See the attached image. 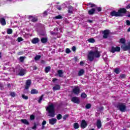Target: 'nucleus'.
<instances>
[{
	"label": "nucleus",
	"mask_w": 130,
	"mask_h": 130,
	"mask_svg": "<svg viewBox=\"0 0 130 130\" xmlns=\"http://www.w3.org/2000/svg\"><path fill=\"white\" fill-rule=\"evenodd\" d=\"M68 117H69V115H66L63 116V119L66 120L67 119V118H68Z\"/></svg>",
	"instance_id": "47"
},
{
	"label": "nucleus",
	"mask_w": 130,
	"mask_h": 130,
	"mask_svg": "<svg viewBox=\"0 0 130 130\" xmlns=\"http://www.w3.org/2000/svg\"><path fill=\"white\" fill-rule=\"evenodd\" d=\"M80 66H84V62L83 61L80 62Z\"/></svg>",
	"instance_id": "55"
},
{
	"label": "nucleus",
	"mask_w": 130,
	"mask_h": 130,
	"mask_svg": "<svg viewBox=\"0 0 130 130\" xmlns=\"http://www.w3.org/2000/svg\"><path fill=\"white\" fill-rule=\"evenodd\" d=\"M0 22L2 26H5V25L7 24V23L6 22V19H5V18H2L0 19Z\"/></svg>",
	"instance_id": "15"
},
{
	"label": "nucleus",
	"mask_w": 130,
	"mask_h": 130,
	"mask_svg": "<svg viewBox=\"0 0 130 130\" xmlns=\"http://www.w3.org/2000/svg\"><path fill=\"white\" fill-rule=\"evenodd\" d=\"M15 94L14 92H11V96H12V97H14V96H15Z\"/></svg>",
	"instance_id": "52"
},
{
	"label": "nucleus",
	"mask_w": 130,
	"mask_h": 130,
	"mask_svg": "<svg viewBox=\"0 0 130 130\" xmlns=\"http://www.w3.org/2000/svg\"><path fill=\"white\" fill-rule=\"evenodd\" d=\"M43 99V95H42L39 99V100L38 101L39 103H41V102L42 101Z\"/></svg>",
	"instance_id": "36"
},
{
	"label": "nucleus",
	"mask_w": 130,
	"mask_h": 130,
	"mask_svg": "<svg viewBox=\"0 0 130 130\" xmlns=\"http://www.w3.org/2000/svg\"><path fill=\"white\" fill-rule=\"evenodd\" d=\"M57 79L56 78H54V79H53V82H55V81H57Z\"/></svg>",
	"instance_id": "57"
},
{
	"label": "nucleus",
	"mask_w": 130,
	"mask_h": 130,
	"mask_svg": "<svg viewBox=\"0 0 130 130\" xmlns=\"http://www.w3.org/2000/svg\"><path fill=\"white\" fill-rule=\"evenodd\" d=\"M31 80H27L26 82V85H25V89H29L30 86H31Z\"/></svg>",
	"instance_id": "12"
},
{
	"label": "nucleus",
	"mask_w": 130,
	"mask_h": 130,
	"mask_svg": "<svg viewBox=\"0 0 130 130\" xmlns=\"http://www.w3.org/2000/svg\"><path fill=\"white\" fill-rule=\"evenodd\" d=\"M32 22H36L37 21V18L35 17L31 19Z\"/></svg>",
	"instance_id": "46"
},
{
	"label": "nucleus",
	"mask_w": 130,
	"mask_h": 130,
	"mask_svg": "<svg viewBox=\"0 0 130 130\" xmlns=\"http://www.w3.org/2000/svg\"><path fill=\"white\" fill-rule=\"evenodd\" d=\"M50 69H51L50 66H48L46 67L45 69V73H48V72L50 71Z\"/></svg>",
	"instance_id": "27"
},
{
	"label": "nucleus",
	"mask_w": 130,
	"mask_h": 130,
	"mask_svg": "<svg viewBox=\"0 0 130 130\" xmlns=\"http://www.w3.org/2000/svg\"><path fill=\"white\" fill-rule=\"evenodd\" d=\"M128 32H130V27L127 29Z\"/></svg>",
	"instance_id": "62"
},
{
	"label": "nucleus",
	"mask_w": 130,
	"mask_h": 130,
	"mask_svg": "<svg viewBox=\"0 0 130 130\" xmlns=\"http://www.w3.org/2000/svg\"><path fill=\"white\" fill-rule=\"evenodd\" d=\"M57 73L58 77H62V75H63V72H62V70H58Z\"/></svg>",
	"instance_id": "23"
},
{
	"label": "nucleus",
	"mask_w": 130,
	"mask_h": 130,
	"mask_svg": "<svg viewBox=\"0 0 130 130\" xmlns=\"http://www.w3.org/2000/svg\"><path fill=\"white\" fill-rule=\"evenodd\" d=\"M22 98H23V99H25V100H27L28 99V96H27V95L23 94Z\"/></svg>",
	"instance_id": "43"
},
{
	"label": "nucleus",
	"mask_w": 130,
	"mask_h": 130,
	"mask_svg": "<svg viewBox=\"0 0 130 130\" xmlns=\"http://www.w3.org/2000/svg\"><path fill=\"white\" fill-rule=\"evenodd\" d=\"M120 43H122V44H124L125 43V40L124 39H121L120 40Z\"/></svg>",
	"instance_id": "33"
},
{
	"label": "nucleus",
	"mask_w": 130,
	"mask_h": 130,
	"mask_svg": "<svg viewBox=\"0 0 130 130\" xmlns=\"http://www.w3.org/2000/svg\"><path fill=\"white\" fill-rule=\"evenodd\" d=\"M87 6H90V8H94L95 7V5L91 3H88Z\"/></svg>",
	"instance_id": "31"
},
{
	"label": "nucleus",
	"mask_w": 130,
	"mask_h": 130,
	"mask_svg": "<svg viewBox=\"0 0 130 130\" xmlns=\"http://www.w3.org/2000/svg\"><path fill=\"white\" fill-rule=\"evenodd\" d=\"M37 126V125H36V123H35L34 126L32 127V129H35V128H36Z\"/></svg>",
	"instance_id": "48"
},
{
	"label": "nucleus",
	"mask_w": 130,
	"mask_h": 130,
	"mask_svg": "<svg viewBox=\"0 0 130 130\" xmlns=\"http://www.w3.org/2000/svg\"><path fill=\"white\" fill-rule=\"evenodd\" d=\"M126 9H130V4L128 5L126 7Z\"/></svg>",
	"instance_id": "56"
},
{
	"label": "nucleus",
	"mask_w": 130,
	"mask_h": 130,
	"mask_svg": "<svg viewBox=\"0 0 130 130\" xmlns=\"http://www.w3.org/2000/svg\"><path fill=\"white\" fill-rule=\"evenodd\" d=\"M85 108H86V109H89V108H91V104H88L85 106Z\"/></svg>",
	"instance_id": "37"
},
{
	"label": "nucleus",
	"mask_w": 130,
	"mask_h": 130,
	"mask_svg": "<svg viewBox=\"0 0 130 130\" xmlns=\"http://www.w3.org/2000/svg\"><path fill=\"white\" fill-rule=\"evenodd\" d=\"M87 125V122L85 120H82L81 121L80 127L81 128H85Z\"/></svg>",
	"instance_id": "8"
},
{
	"label": "nucleus",
	"mask_w": 130,
	"mask_h": 130,
	"mask_svg": "<svg viewBox=\"0 0 130 130\" xmlns=\"http://www.w3.org/2000/svg\"><path fill=\"white\" fill-rule=\"evenodd\" d=\"M24 59H25V57H20V60L21 62H23L24 61Z\"/></svg>",
	"instance_id": "40"
},
{
	"label": "nucleus",
	"mask_w": 130,
	"mask_h": 130,
	"mask_svg": "<svg viewBox=\"0 0 130 130\" xmlns=\"http://www.w3.org/2000/svg\"><path fill=\"white\" fill-rule=\"evenodd\" d=\"M44 16H47V12L45 11L44 12Z\"/></svg>",
	"instance_id": "54"
},
{
	"label": "nucleus",
	"mask_w": 130,
	"mask_h": 130,
	"mask_svg": "<svg viewBox=\"0 0 130 130\" xmlns=\"http://www.w3.org/2000/svg\"><path fill=\"white\" fill-rule=\"evenodd\" d=\"M126 25H127L128 26H129V25H130L129 20H126Z\"/></svg>",
	"instance_id": "49"
},
{
	"label": "nucleus",
	"mask_w": 130,
	"mask_h": 130,
	"mask_svg": "<svg viewBox=\"0 0 130 130\" xmlns=\"http://www.w3.org/2000/svg\"><path fill=\"white\" fill-rule=\"evenodd\" d=\"M44 127H45L44 125H42V129H44Z\"/></svg>",
	"instance_id": "58"
},
{
	"label": "nucleus",
	"mask_w": 130,
	"mask_h": 130,
	"mask_svg": "<svg viewBox=\"0 0 130 130\" xmlns=\"http://www.w3.org/2000/svg\"><path fill=\"white\" fill-rule=\"evenodd\" d=\"M83 74H85V71H84L83 69H81L78 72V76H83Z\"/></svg>",
	"instance_id": "21"
},
{
	"label": "nucleus",
	"mask_w": 130,
	"mask_h": 130,
	"mask_svg": "<svg viewBox=\"0 0 130 130\" xmlns=\"http://www.w3.org/2000/svg\"><path fill=\"white\" fill-rule=\"evenodd\" d=\"M31 42L33 44H36V43L39 42V39L38 38H35L31 40Z\"/></svg>",
	"instance_id": "14"
},
{
	"label": "nucleus",
	"mask_w": 130,
	"mask_h": 130,
	"mask_svg": "<svg viewBox=\"0 0 130 130\" xmlns=\"http://www.w3.org/2000/svg\"><path fill=\"white\" fill-rule=\"evenodd\" d=\"M71 101L72 102H73V103H76L77 104H80V99L77 96L73 97L71 99Z\"/></svg>",
	"instance_id": "6"
},
{
	"label": "nucleus",
	"mask_w": 130,
	"mask_h": 130,
	"mask_svg": "<svg viewBox=\"0 0 130 130\" xmlns=\"http://www.w3.org/2000/svg\"><path fill=\"white\" fill-rule=\"evenodd\" d=\"M30 118L31 120H33V119H35V116L34 115H31L30 116Z\"/></svg>",
	"instance_id": "44"
},
{
	"label": "nucleus",
	"mask_w": 130,
	"mask_h": 130,
	"mask_svg": "<svg viewBox=\"0 0 130 130\" xmlns=\"http://www.w3.org/2000/svg\"><path fill=\"white\" fill-rule=\"evenodd\" d=\"M125 77H126L125 75H124V74H121L120 75L119 78H120V79H124V78H125Z\"/></svg>",
	"instance_id": "38"
},
{
	"label": "nucleus",
	"mask_w": 130,
	"mask_h": 130,
	"mask_svg": "<svg viewBox=\"0 0 130 130\" xmlns=\"http://www.w3.org/2000/svg\"><path fill=\"white\" fill-rule=\"evenodd\" d=\"M17 40L18 42H21V41H23V39L21 37H19L18 38Z\"/></svg>",
	"instance_id": "42"
},
{
	"label": "nucleus",
	"mask_w": 130,
	"mask_h": 130,
	"mask_svg": "<svg viewBox=\"0 0 130 130\" xmlns=\"http://www.w3.org/2000/svg\"><path fill=\"white\" fill-rule=\"evenodd\" d=\"M13 33V30L12 29L9 28L7 30V34H12Z\"/></svg>",
	"instance_id": "32"
},
{
	"label": "nucleus",
	"mask_w": 130,
	"mask_h": 130,
	"mask_svg": "<svg viewBox=\"0 0 130 130\" xmlns=\"http://www.w3.org/2000/svg\"><path fill=\"white\" fill-rule=\"evenodd\" d=\"M73 92L76 95H79V94L80 93V88L79 87V86H77L74 87L73 89Z\"/></svg>",
	"instance_id": "5"
},
{
	"label": "nucleus",
	"mask_w": 130,
	"mask_h": 130,
	"mask_svg": "<svg viewBox=\"0 0 130 130\" xmlns=\"http://www.w3.org/2000/svg\"><path fill=\"white\" fill-rule=\"evenodd\" d=\"M102 125L101 121L100 120H98L96 122V126H98V128H101Z\"/></svg>",
	"instance_id": "20"
},
{
	"label": "nucleus",
	"mask_w": 130,
	"mask_h": 130,
	"mask_svg": "<svg viewBox=\"0 0 130 130\" xmlns=\"http://www.w3.org/2000/svg\"><path fill=\"white\" fill-rule=\"evenodd\" d=\"M46 111L48 113V116L54 117L55 116V110L54 109V105L53 104L49 105L46 108Z\"/></svg>",
	"instance_id": "2"
},
{
	"label": "nucleus",
	"mask_w": 130,
	"mask_h": 130,
	"mask_svg": "<svg viewBox=\"0 0 130 130\" xmlns=\"http://www.w3.org/2000/svg\"><path fill=\"white\" fill-rule=\"evenodd\" d=\"M53 19L54 20H55V19L59 20V19H62V16H61V15H58L53 17Z\"/></svg>",
	"instance_id": "26"
},
{
	"label": "nucleus",
	"mask_w": 130,
	"mask_h": 130,
	"mask_svg": "<svg viewBox=\"0 0 130 130\" xmlns=\"http://www.w3.org/2000/svg\"><path fill=\"white\" fill-rule=\"evenodd\" d=\"M81 97L82 98H84V99L86 98H87V94H86V93L85 92H83L81 94Z\"/></svg>",
	"instance_id": "29"
},
{
	"label": "nucleus",
	"mask_w": 130,
	"mask_h": 130,
	"mask_svg": "<svg viewBox=\"0 0 130 130\" xmlns=\"http://www.w3.org/2000/svg\"><path fill=\"white\" fill-rule=\"evenodd\" d=\"M50 124H54L56 122V119L55 118H51L49 120Z\"/></svg>",
	"instance_id": "13"
},
{
	"label": "nucleus",
	"mask_w": 130,
	"mask_h": 130,
	"mask_svg": "<svg viewBox=\"0 0 130 130\" xmlns=\"http://www.w3.org/2000/svg\"><path fill=\"white\" fill-rule=\"evenodd\" d=\"M120 51V48L119 47H112L111 49L110 50L111 52H112L113 53H114L115 51Z\"/></svg>",
	"instance_id": "9"
},
{
	"label": "nucleus",
	"mask_w": 130,
	"mask_h": 130,
	"mask_svg": "<svg viewBox=\"0 0 130 130\" xmlns=\"http://www.w3.org/2000/svg\"><path fill=\"white\" fill-rule=\"evenodd\" d=\"M26 73V70L21 69H19V71L17 72V74L18 75V76H24V75H25Z\"/></svg>",
	"instance_id": "7"
},
{
	"label": "nucleus",
	"mask_w": 130,
	"mask_h": 130,
	"mask_svg": "<svg viewBox=\"0 0 130 130\" xmlns=\"http://www.w3.org/2000/svg\"><path fill=\"white\" fill-rule=\"evenodd\" d=\"M69 13H73V10H69Z\"/></svg>",
	"instance_id": "60"
},
{
	"label": "nucleus",
	"mask_w": 130,
	"mask_h": 130,
	"mask_svg": "<svg viewBox=\"0 0 130 130\" xmlns=\"http://www.w3.org/2000/svg\"><path fill=\"white\" fill-rule=\"evenodd\" d=\"M117 108L120 110V111H121V112H124L125 111V105L122 103L119 104L117 106Z\"/></svg>",
	"instance_id": "4"
},
{
	"label": "nucleus",
	"mask_w": 130,
	"mask_h": 130,
	"mask_svg": "<svg viewBox=\"0 0 130 130\" xmlns=\"http://www.w3.org/2000/svg\"><path fill=\"white\" fill-rule=\"evenodd\" d=\"M34 70H36L37 69V68H36V67H34Z\"/></svg>",
	"instance_id": "64"
},
{
	"label": "nucleus",
	"mask_w": 130,
	"mask_h": 130,
	"mask_svg": "<svg viewBox=\"0 0 130 130\" xmlns=\"http://www.w3.org/2000/svg\"><path fill=\"white\" fill-rule=\"evenodd\" d=\"M60 86L59 85H56L55 86L53 87V91H56V90H60Z\"/></svg>",
	"instance_id": "18"
},
{
	"label": "nucleus",
	"mask_w": 130,
	"mask_h": 130,
	"mask_svg": "<svg viewBox=\"0 0 130 130\" xmlns=\"http://www.w3.org/2000/svg\"><path fill=\"white\" fill-rule=\"evenodd\" d=\"M95 10L94 8L91 9V10L88 11L89 15H93L95 12Z\"/></svg>",
	"instance_id": "17"
},
{
	"label": "nucleus",
	"mask_w": 130,
	"mask_h": 130,
	"mask_svg": "<svg viewBox=\"0 0 130 130\" xmlns=\"http://www.w3.org/2000/svg\"><path fill=\"white\" fill-rule=\"evenodd\" d=\"M94 57H100V52L98 51V48H94L93 51H90L88 53V58L89 60L92 61Z\"/></svg>",
	"instance_id": "1"
},
{
	"label": "nucleus",
	"mask_w": 130,
	"mask_h": 130,
	"mask_svg": "<svg viewBox=\"0 0 130 130\" xmlns=\"http://www.w3.org/2000/svg\"><path fill=\"white\" fill-rule=\"evenodd\" d=\"M56 9H57V10H58L59 11H61V10H63L61 6H56Z\"/></svg>",
	"instance_id": "39"
},
{
	"label": "nucleus",
	"mask_w": 130,
	"mask_h": 130,
	"mask_svg": "<svg viewBox=\"0 0 130 130\" xmlns=\"http://www.w3.org/2000/svg\"><path fill=\"white\" fill-rule=\"evenodd\" d=\"M121 48L125 51L128 50V49H130V45H126L125 44H124L121 46Z\"/></svg>",
	"instance_id": "10"
},
{
	"label": "nucleus",
	"mask_w": 130,
	"mask_h": 130,
	"mask_svg": "<svg viewBox=\"0 0 130 130\" xmlns=\"http://www.w3.org/2000/svg\"><path fill=\"white\" fill-rule=\"evenodd\" d=\"M41 41L42 43H46L47 42V38H42L41 39Z\"/></svg>",
	"instance_id": "24"
},
{
	"label": "nucleus",
	"mask_w": 130,
	"mask_h": 130,
	"mask_svg": "<svg viewBox=\"0 0 130 130\" xmlns=\"http://www.w3.org/2000/svg\"><path fill=\"white\" fill-rule=\"evenodd\" d=\"M41 57V55H37L35 57V60H39V59H40Z\"/></svg>",
	"instance_id": "35"
},
{
	"label": "nucleus",
	"mask_w": 130,
	"mask_h": 130,
	"mask_svg": "<svg viewBox=\"0 0 130 130\" xmlns=\"http://www.w3.org/2000/svg\"><path fill=\"white\" fill-rule=\"evenodd\" d=\"M89 23H92V20H88Z\"/></svg>",
	"instance_id": "63"
},
{
	"label": "nucleus",
	"mask_w": 130,
	"mask_h": 130,
	"mask_svg": "<svg viewBox=\"0 0 130 130\" xmlns=\"http://www.w3.org/2000/svg\"><path fill=\"white\" fill-rule=\"evenodd\" d=\"M125 12H126V9L124 8H120L118 12L113 11L111 12L110 15L113 17H122Z\"/></svg>",
	"instance_id": "3"
},
{
	"label": "nucleus",
	"mask_w": 130,
	"mask_h": 130,
	"mask_svg": "<svg viewBox=\"0 0 130 130\" xmlns=\"http://www.w3.org/2000/svg\"><path fill=\"white\" fill-rule=\"evenodd\" d=\"M114 72L116 74H119V73H120V71L119 70V69L118 68H116L114 70Z\"/></svg>",
	"instance_id": "30"
},
{
	"label": "nucleus",
	"mask_w": 130,
	"mask_h": 130,
	"mask_svg": "<svg viewBox=\"0 0 130 130\" xmlns=\"http://www.w3.org/2000/svg\"><path fill=\"white\" fill-rule=\"evenodd\" d=\"M96 10H97V11H98V12H101L102 9H101V8L98 7L96 8Z\"/></svg>",
	"instance_id": "51"
},
{
	"label": "nucleus",
	"mask_w": 130,
	"mask_h": 130,
	"mask_svg": "<svg viewBox=\"0 0 130 130\" xmlns=\"http://www.w3.org/2000/svg\"><path fill=\"white\" fill-rule=\"evenodd\" d=\"M58 32V28H55L54 29V32L51 31L50 33H51V35H57Z\"/></svg>",
	"instance_id": "16"
},
{
	"label": "nucleus",
	"mask_w": 130,
	"mask_h": 130,
	"mask_svg": "<svg viewBox=\"0 0 130 130\" xmlns=\"http://www.w3.org/2000/svg\"><path fill=\"white\" fill-rule=\"evenodd\" d=\"M103 58L104 59V60H107V57H104V56L103 57Z\"/></svg>",
	"instance_id": "59"
},
{
	"label": "nucleus",
	"mask_w": 130,
	"mask_h": 130,
	"mask_svg": "<svg viewBox=\"0 0 130 130\" xmlns=\"http://www.w3.org/2000/svg\"><path fill=\"white\" fill-rule=\"evenodd\" d=\"M87 41H88V42H90V43H94V42H95V39L93 38L89 39L88 40H87Z\"/></svg>",
	"instance_id": "28"
},
{
	"label": "nucleus",
	"mask_w": 130,
	"mask_h": 130,
	"mask_svg": "<svg viewBox=\"0 0 130 130\" xmlns=\"http://www.w3.org/2000/svg\"><path fill=\"white\" fill-rule=\"evenodd\" d=\"M103 38L106 39L108 37V36L109 35V30H104L103 32Z\"/></svg>",
	"instance_id": "11"
},
{
	"label": "nucleus",
	"mask_w": 130,
	"mask_h": 130,
	"mask_svg": "<svg viewBox=\"0 0 130 130\" xmlns=\"http://www.w3.org/2000/svg\"><path fill=\"white\" fill-rule=\"evenodd\" d=\"M46 124V121H43L42 123V125H45Z\"/></svg>",
	"instance_id": "50"
},
{
	"label": "nucleus",
	"mask_w": 130,
	"mask_h": 130,
	"mask_svg": "<svg viewBox=\"0 0 130 130\" xmlns=\"http://www.w3.org/2000/svg\"><path fill=\"white\" fill-rule=\"evenodd\" d=\"M61 7L62 8V9H66V7H67V5H66V4L64 3L61 5Z\"/></svg>",
	"instance_id": "41"
},
{
	"label": "nucleus",
	"mask_w": 130,
	"mask_h": 130,
	"mask_svg": "<svg viewBox=\"0 0 130 130\" xmlns=\"http://www.w3.org/2000/svg\"><path fill=\"white\" fill-rule=\"evenodd\" d=\"M8 86L9 88H10V87H11V84H8Z\"/></svg>",
	"instance_id": "61"
},
{
	"label": "nucleus",
	"mask_w": 130,
	"mask_h": 130,
	"mask_svg": "<svg viewBox=\"0 0 130 130\" xmlns=\"http://www.w3.org/2000/svg\"><path fill=\"white\" fill-rule=\"evenodd\" d=\"M72 50H73V51H76V47H72Z\"/></svg>",
	"instance_id": "53"
},
{
	"label": "nucleus",
	"mask_w": 130,
	"mask_h": 130,
	"mask_svg": "<svg viewBox=\"0 0 130 130\" xmlns=\"http://www.w3.org/2000/svg\"><path fill=\"white\" fill-rule=\"evenodd\" d=\"M20 121H21V122H22V123H24V124H26L27 125L29 124V122L26 119H22L20 120Z\"/></svg>",
	"instance_id": "19"
},
{
	"label": "nucleus",
	"mask_w": 130,
	"mask_h": 130,
	"mask_svg": "<svg viewBox=\"0 0 130 130\" xmlns=\"http://www.w3.org/2000/svg\"><path fill=\"white\" fill-rule=\"evenodd\" d=\"M73 126L75 129H78L80 127V125L78 123H75L73 125Z\"/></svg>",
	"instance_id": "22"
},
{
	"label": "nucleus",
	"mask_w": 130,
	"mask_h": 130,
	"mask_svg": "<svg viewBox=\"0 0 130 130\" xmlns=\"http://www.w3.org/2000/svg\"><path fill=\"white\" fill-rule=\"evenodd\" d=\"M31 94H38V90H36V89H33L30 91Z\"/></svg>",
	"instance_id": "25"
},
{
	"label": "nucleus",
	"mask_w": 130,
	"mask_h": 130,
	"mask_svg": "<svg viewBox=\"0 0 130 130\" xmlns=\"http://www.w3.org/2000/svg\"><path fill=\"white\" fill-rule=\"evenodd\" d=\"M66 53H70L71 52V50L69 48H67L66 50Z\"/></svg>",
	"instance_id": "45"
},
{
	"label": "nucleus",
	"mask_w": 130,
	"mask_h": 130,
	"mask_svg": "<svg viewBox=\"0 0 130 130\" xmlns=\"http://www.w3.org/2000/svg\"><path fill=\"white\" fill-rule=\"evenodd\" d=\"M56 118L57 119L59 120V119H61V118H62V116H61V115L60 114H58V115H57Z\"/></svg>",
	"instance_id": "34"
}]
</instances>
